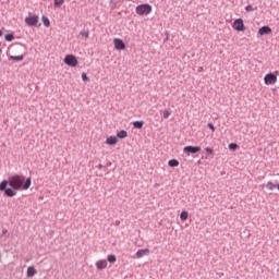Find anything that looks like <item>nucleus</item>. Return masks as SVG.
Instances as JSON below:
<instances>
[{"label":"nucleus","instance_id":"f257e3e1","mask_svg":"<svg viewBox=\"0 0 279 279\" xmlns=\"http://www.w3.org/2000/svg\"><path fill=\"white\" fill-rule=\"evenodd\" d=\"M32 186V178L15 174L10 177L9 180H3L0 183V191L4 193L7 197H14L16 196V191H27Z\"/></svg>","mask_w":279,"mask_h":279},{"label":"nucleus","instance_id":"f03ea898","mask_svg":"<svg viewBox=\"0 0 279 279\" xmlns=\"http://www.w3.org/2000/svg\"><path fill=\"white\" fill-rule=\"evenodd\" d=\"M135 12L138 16H147V14H151V4H140L136 7Z\"/></svg>","mask_w":279,"mask_h":279},{"label":"nucleus","instance_id":"7ed1b4c3","mask_svg":"<svg viewBox=\"0 0 279 279\" xmlns=\"http://www.w3.org/2000/svg\"><path fill=\"white\" fill-rule=\"evenodd\" d=\"M24 21L28 27H40L38 15L26 16Z\"/></svg>","mask_w":279,"mask_h":279},{"label":"nucleus","instance_id":"20e7f679","mask_svg":"<svg viewBox=\"0 0 279 279\" xmlns=\"http://www.w3.org/2000/svg\"><path fill=\"white\" fill-rule=\"evenodd\" d=\"M63 62L68 66H76L78 64L77 57L73 54L65 56Z\"/></svg>","mask_w":279,"mask_h":279},{"label":"nucleus","instance_id":"39448f33","mask_svg":"<svg viewBox=\"0 0 279 279\" xmlns=\"http://www.w3.org/2000/svg\"><path fill=\"white\" fill-rule=\"evenodd\" d=\"M264 82H265L266 86H271V85L276 84V82H278V76L274 73H268L265 75Z\"/></svg>","mask_w":279,"mask_h":279},{"label":"nucleus","instance_id":"423d86ee","mask_svg":"<svg viewBox=\"0 0 279 279\" xmlns=\"http://www.w3.org/2000/svg\"><path fill=\"white\" fill-rule=\"evenodd\" d=\"M233 29H235V32H245V24L243 23V19L234 20Z\"/></svg>","mask_w":279,"mask_h":279},{"label":"nucleus","instance_id":"0eeeda50","mask_svg":"<svg viewBox=\"0 0 279 279\" xmlns=\"http://www.w3.org/2000/svg\"><path fill=\"white\" fill-rule=\"evenodd\" d=\"M184 154H197L202 151V147L199 146H185L183 148Z\"/></svg>","mask_w":279,"mask_h":279},{"label":"nucleus","instance_id":"6e6552de","mask_svg":"<svg viewBox=\"0 0 279 279\" xmlns=\"http://www.w3.org/2000/svg\"><path fill=\"white\" fill-rule=\"evenodd\" d=\"M114 48L118 51H123L125 49V43L122 41V39L116 38L113 39Z\"/></svg>","mask_w":279,"mask_h":279},{"label":"nucleus","instance_id":"1a4fd4ad","mask_svg":"<svg viewBox=\"0 0 279 279\" xmlns=\"http://www.w3.org/2000/svg\"><path fill=\"white\" fill-rule=\"evenodd\" d=\"M151 251L149 248H142L135 253V258H143V256H149Z\"/></svg>","mask_w":279,"mask_h":279},{"label":"nucleus","instance_id":"9d476101","mask_svg":"<svg viewBox=\"0 0 279 279\" xmlns=\"http://www.w3.org/2000/svg\"><path fill=\"white\" fill-rule=\"evenodd\" d=\"M258 34H259V36H267L269 34H271V27H269V26H262L258 29Z\"/></svg>","mask_w":279,"mask_h":279},{"label":"nucleus","instance_id":"9b49d317","mask_svg":"<svg viewBox=\"0 0 279 279\" xmlns=\"http://www.w3.org/2000/svg\"><path fill=\"white\" fill-rule=\"evenodd\" d=\"M96 267L98 270H102L106 269V267H108V262L106 259H100L96 263Z\"/></svg>","mask_w":279,"mask_h":279},{"label":"nucleus","instance_id":"f8f14e48","mask_svg":"<svg viewBox=\"0 0 279 279\" xmlns=\"http://www.w3.org/2000/svg\"><path fill=\"white\" fill-rule=\"evenodd\" d=\"M119 143V138L117 136H110L106 140L107 145H117Z\"/></svg>","mask_w":279,"mask_h":279},{"label":"nucleus","instance_id":"ddd939ff","mask_svg":"<svg viewBox=\"0 0 279 279\" xmlns=\"http://www.w3.org/2000/svg\"><path fill=\"white\" fill-rule=\"evenodd\" d=\"M37 271H36V268H34V266H29L27 268V278H34V276H36Z\"/></svg>","mask_w":279,"mask_h":279},{"label":"nucleus","instance_id":"4468645a","mask_svg":"<svg viewBox=\"0 0 279 279\" xmlns=\"http://www.w3.org/2000/svg\"><path fill=\"white\" fill-rule=\"evenodd\" d=\"M143 125H145V122L143 121H134L133 122V126L135 128V130H143Z\"/></svg>","mask_w":279,"mask_h":279},{"label":"nucleus","instance_id":"2eb2a0df","mask_svg":"<svg viewBox=\"0 0 279 279\" xmlns=\"http://www.w3.org/2000/svg\"><path fill=\"white\" fill-rule=\"evenodd\" d=\"M24 56L20 54V56H9V60H14L15 62H21L22 60H24Z\"/></svg>","mask_w":279,"mask_h":279},{"label":"nucleus","instance_id":"dca6fc26","mask_svg":"<svg viewBox=\"0 0 279 279\" xmlns=\"http://www.w3.org/2000/svg\"><path fill=\"white\" fill-rule=\"evenodd\" d=\"M41 21L45 27H51V22L49 21V17L43 15Z\"/></svg>","mask_w":279,"mask_h":279},{"label":"nucleus","instance_id":"f3484780","mask_svg":"<svg viewBox=\"0 0 279 279\" xmlns=\"http://www.w3.org/2000/svg\"><path fill=\"white\" fill-rule=\"evenodd\" d=\"M168 165L169 167H180V161H178V159H170Z\"/></svg>","mask_w":279,"mask_h":279},{"label":"nucleus","instance_id":"a211bd4d","mask_svg":"<svg viewBox=\"0 0 279 279\" xmlns=\"http://www.w3.org/2000/svg\"><path fill=\"white\" fill-rule=\"evenodd\" d=\"M117 137L118 138H128V131L122 130V131L118 132Z\"/></svg>","mask_w":279,"mask_h":279},{"label":"nucleus","instance_id":"6ab92c4d","mask_svg":"<svg viewBox=\"0 0 279 279\" xmlns=\"http://www.w3.org/2000/svg\"><path fill=\"white\" fill-rule=\"evenodd\" d=\"M107 260L108 263H111V264L117 263V255L114 254L108 255Z\"/></svg>","mask_w":279,"mask_h":279},{"label":"nucleus","instance_id":"aec40b11","mask_svg":"<svg viewBox=\"0 0 279 279\" xmlns=\"http://www.w3.org/2000/svg\"><path fill=\"white\" fill-rule=\"evenodd\" d=\"M181 221H186L189 219V211H182L180 214Z\"/></svg>","mask_w":279,"mask_h":279},{"label":"nucleus","instance_id":"412c9836","mask_svg":"<svg viewBox=\"0 0 279 279\" xmlns=\"http://www.w3.org/2000/svg\"><path fill=\"white\" fill-rule=\"evenodd\" d=\"M4 39L7 40V43H12V40H14V34H7L4 36Z\"/></svg>","mask_w":279,"mask_h":279},{"label":"nucleus","instance_id":"4be33fe9","mask_svg":"<svg viewBox=\"0 0 279 279\" xmlns=\"http://www.w3.org/2000/svg\"><path fill=\"white\" fill-rule=\"evenodd\" d=\"M64 0H54L53 5L54 8H62Z\"/></svg>","mask_w":279,"mask_h":279},{"label":"nucleus","instance_id":"5701e85b","mask_svg":"<svg viewBox=\"0 0 279 279\" xmlns=\"http://www.w3.org/2000/svg\"><path fill=\"white\" fill-rule=\"evenodd\" d=\"M245 10L247 12H254V11L258 10V8H256V7L254 8L252 4H248L245 7Z\"/></svg>","mask_w":279,"mask_h":279},{"label":"nucleus","instance_id":"b1692460","mask_svg":"<svg viewBox=\"0 0 279 279\" xmlns=\"http://www.w3.org/2000/svg\"><path fill=\"white\" fill-rule=\"evenodd\" d=\"M266 187H267L269 191H274V189H276V184H274V182L269 181V182L266 184Z\"/></svg>","mask_w":279,"mask_h":279},{"label":"nucleus","instance_id":"393cba45","mask_svg":"<svg viewBox=\"0 0 279 279\" xmlns=\"http://www.w3.org/2000/svg\"><path fill=\"white\" fill-rule=\"evenodd\" d=\"M238 148H239V144H236V143L229 144V149H231V151H234Z\"/></svg>","mask_w":279,"mask_h":279},{"label":"nucleus","instance_id":"a878e982","mask_svg":"<svg viewBox=\"0 0 279 279\" xmlns=\"http://www.w3.org/2000/svg\"><path fill=\"white\" fill-rule=\"evenodd\" d=\"M82 80H83V82H90V78L84 72L82 73Z\"/></svg>","mask_w":279,"mask_h":279},{"label":"nucleus","instance_id":"bb28decb","mask_svg":"<svg viewBox=\"0 0 279 279\" xmlns=\"http://www.w3.org/2000/svg\"><path fill=\"white\" fill-rule=\"evenodd\" d=\"M171 117V112L169 110L163 111V119H169Z\"/></svg>","mask_w":279,"mask_h":279},{"label":"nucleus","instance_id":"cd10ccee","mask_svg":"<svg viewBox=\"0 0 279 279\" xmlns=\"http://www.w3.org/2000/svg\"><path fill=\"white\" fill-rule=\"evenodd\" d=\"M207 128H209V130L213 132H215V130H216L215 124H213V123H208Z\"/></svg>","mask_w":279,"mask_h":279},{"label":"nucleus","instance_id":"c85d7f7f","mask_svg":"<svg viewBox=\"0 0 279 279\" xmlns=\"http://www.w3.org/2000/svg\"><path fill=\"white\" fill-rule=\"evenodd\" d=\"M80 35H81V36H85V38H88L89 33H88V32H85V31H82V32L80 33Z\"/></svg>","mask_w":279,"mask_h":279},{"label":"nucleus","instance_id":"c756f323","mask_svg":"<svg viewBox=\"0 0 279 279\" xmlns=\"http://www.w3.org/2000/svg\"><path fill=\"white\" fill-rule=\"evenodd\" d=\"M205 151L207 154H215V150H213V148H210V147L205 148Z\"/></svg>","mask_w":279,"mask_h":279},{"label":"nucleus","instance_id":"7c9ffc66","mask_svg":"<svg viewBox=\"0 0 279 279\" xmlns=\"http://www.w3.org/2000/svg\"><path fill=\"white\" fill-rule=\"evenodd\" d=\"M202 71H204V68L199 66L198 68V73H202Z\"/></svg>","mask_w":279,"mask_h":279},{"label":"nucleus","instance_id":"2f4dec72","mask_svg":"<svg viewBox=\"0 0 279 279\" xmlns=\"http://www.w3.org/2000/svg\"><path fill=\"white\" fill-rule=\"evenodd\" d=\"M97 168L98 169H104V166L102 165H98Z\"/></svg>","mask_w":279,"mask_h":279},{"label":"nucleus","instance_id":"473e14b6","mask_svg":"<svg viewBox=\"0 0 279 279\" xmlns=\"http://www.w3.org/2000/svg\"><path fill=\"white\" fill-rule=\"evenodd\" d=\"M2 234H8V230L4 229V230L2 231Z\"/></svg>","mask_w":279,"mask_h":279},{"label":"nucleus","instance_id":"72a5a7b5","mask_svg":"<svg viewBox=\"0 0 279 279\" xmlns=\"http://www.w3.org/2000/svg\"><path fill=\"white\" fill-rule=\"evenodd\" d=\"M0 36H3V31H0Z\"/></svg>","mask_w":279,"mask_h":279},{"label":"nucleus","instance_id":"f704fd0d","mask_svg":"<svg viewBox=\"0 0 279 279\" xmlns=\"http://www.w3.org/2000/svg\"><path fill=\"white\" fill-rule=\"evenodd\" d=\"M0 53H3V50H1V48H0Z\"/></svg>","mask_w":279,"mask_h":279}]
</instances>
